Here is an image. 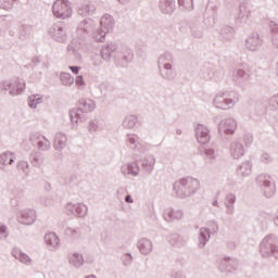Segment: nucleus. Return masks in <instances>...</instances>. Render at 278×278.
I'll list each match as a JSON object with an SVG mask.
<instances>
[{
    "instance_id": "1",
    "label": "nucleus",
    "mask_w": 278,
    "mask_h": 278,
    "mask_svg": "<svg viewBox=\"0 0 278 278\" xmlns=\"http://www.w3.org/2000/svg\"><path fill=\"white\" fill-rule=\"evenodd\" d=\"M262 257H276L278 260V237L277 235H267L260 244Z\"/></svg>"
},
{
    "instance_id": "2",
    "label": "nucleus",
    "mask_w": 278,
    "mask_h": 278,
    "mask_svg": "<svg viewBox=\"0 0 278 278\" xmlns=\"http://www.w3.org/2000/svg\"><path fill=\"white\" fill-rule=\"evenodd\" d=\"M256 185L261 188L265 199H273L277 192V185L273 177L268 174H260L256 176Z\"/></svg>"
},
{
    "instance_id": "3",
    "label": "nucleus",
    "mask_w": 278,
    "mask_h": 278,
    "mask_svg": "<svg viewBox=\"0 0 278 278\" xmlns=\"http://www.w3.org/2000/svg\"><path fill=\"white\" fill-rule=\"evenodd\" d=\"M52 11L56 18H68L71 16V8L68 7V2L64 0H56Z\"/></svg>"
},
{
    "instance_id": "4",
    "label": "nucleus",
    "mask_w": 278,
    "mask_h": 278,
    "mask_svg": "<svg viewBox=\"0 0 278 278\" xmlns=\"http://www.w3.org/2000/svg\"><path fill=\"white\" fill-rule=\"evenodd\" d=\"M264 40L260 38V34L252 33L248 38L245 39V47L249 49V51H257L260 47H262V43Z\"/></svg>"
},
{
    "instance_id": "5",
    "label": "nucleus",
    "mask_w": 278,
    "mask_h": 278,
    "mask_svg": "<svg viewBox=\"0 0 278 278\" xmlns=\"http://www.w3.org/2000/svg\"><path fill=\"white\" fill-rule=\"evenodd\" d=\"M197 136L198 140L201 144H205V142H208L210 140V135L207 131V128L200 126L197 128Z\"/></svg>"
},
{
    "instance_id": "6",
    "label": "nucleus",
    "mask_w": 278,
    "mask_h": 278,
    "mask_svg": "<svg viewBox=\"0 0 278 278\" xmlns=\"http://www.w3.org/2000/svg\"><path fill=\"white\" fill-rule=\"evenodd\" d=\"M45 240L47 244H50V247H58L60 244V239L53 232L46 235Z\"/></svg>"
},
{
    "instance_id": "7",
    "label": "nucleus",
    "mask_w": 278,
    "mask_h": 278,
    "mask_svg": "<svg viewBox=\"0 0 278 278\" xmlns=\"http://www.w3.org/2000/svg\"><path fill=\"white\" fill-rule=\"evenodd\" d=\"M271 33V42L276 49H278V24H274L270 26Z\"/></svg>"
},
{
    "instance_id": "8",
    "label": "nucleus",
    "mask_w": 278,
    "mask_h": 278,
    "mask_svg": "<svg viewBox=\"0 0 278 278\" xmlns=\"http://www.w3.org/2000/svg\"><path fill=\"white\" fill-rule=\"evenodd\" d=\"M222 129L225 134H233L236 131V122L230 121L228 124L222 125Z\"/></svg>"
},
{
    "instance_id": "9",
    "label": "nucleus",
    "mask_w": 278,
    "mask_h": 278,
    "mask_svg": "<svg viewBox=\"0 0 278 278\" xmlns=\"http://www.w3.org/2000/svg\"><path fill=\"white\" fill-rule=\"evenodd\" d=\"M61 79L65 86H73L75 78L70 73L61 74Z\"/></svg>"
},
{
    "instance_id": "10",
    "label": "nucleus",
    "mask_w": 278,
    "mask_h": 278,
    "mask_svg": "<svg viewBox=\"0 0 278 278\" xmlns=\"http://www.w3.org/2000/svg\"><path fill=\"white\" fill-rule=\"evenodd\" d=\"M244 144L245 147H251V144H253V135L248 132L244 135Z\"/></svg>"
},
{
    "instance_id": "11",
    "label": "nucleus",
    "mask_w": 278,
    "mask_h": 278,
    "mask_svg": "<svg viewBox=\"0 0 278 278\" xmlns=\"http://www.w3.org/2000/svg\"><path fill=\"white\" fill-rule=\"evenodd\" d=\"M40 96H31L30 97V102H29V108H36V105H38V103L40 102Z\"/></svg>"
},
{
    "instance_id": "12",
    "label": "nucleus",
    "mask_w": 278,
    "mask_h": 278,
    "mask_svg": "<svg viewBox=\"0 0 278 278\" xmlns=\"http://www.w3.org/2000/svg\"><path fill=\"white\" fill-rule=\"evenodd\" d=\"M245 169H244V175H251L252 168H253V163L251 161H245L244 163Z\"/></svg>"
},
{
    "instance_id": "13",
    "label": "nucleus",
    "mask_w": 278,
    "mask_h": 278,
    "mask_svg": "<svg viewBox=\"0 0 278 278\" xmlns=\"http://www.w3.org/2000/svg\"><path fill=\"white\" fill-rule=\"evenodd\" d=\"M18 260L20 262H22L23 264H29L31 262V258H29V256L27 254L21 253L18 255Z\"/></svg>"
},
{
    "instance_id": "14",
    "label": "nucleus",
    "mask_w": 278,
    "mask_h": 278,
    "mask_svg": "<svg viewBox=\"0 0 278 278\" xmlns=\"http://www.w3.org/2000/svg\"><path fill=\"white\" fill-rule=\"evenodd\" d=\"M269 105L274 109V110H278V94L274 96L270 100H269Z\"/></svg>"
},
{
    "instance_id": "15",
    "label": "nucleus",
    "mask_w": 278,
    "mask_h": 278,
    "mask_svg": "<svg viewBox=\"0 0 278 278\" xmlns=\"http://www.w3.org/2000/svg\"><path fill=\"white\" fill-rule=\"evenodd\" d=\"M261 162H263V164H270V162H273V159H270V154L264 153L261 156Z\"/></svg>"
},
{
    "instance_id": "16",
    "label": "nucleus",
    "mask_w": 278,
    "mask_h": 278,
    "mask_svg": "<svg viewBox=\"0 0 278 278\" xmlns=\"http://www.w3.org/2000/svg\"><path fill=\"white\" fill-rule=\"evenodd\" d=\"M84 77L83 76H77L76 77V86H85Z\"/></svg>"
},
{
    "instance_id": "17",
    "label": "nucleus",
    "mask_w": 278,
    "mask_h": 278,
    "mask_svg": "<svg viewBox=\"0 0 278 278\" xmlns=\"http://www.w3.org/2000/svg\"><path fill=\"white\" fill-rule=\"evenodd\" d=\"M0 233H1L2 238H5V236H8V227L0 226Z\"/></svg>"
},
{
    "instance_id": "18",
    "label": "nucleus",
    "mask_w": 278,
    "mask_h": 278,
    "mask_svg": "<svg viewBox=\"0 0 278 278\" xmlns=\"http://www.w3.org/2000/svg\"><path fill=\"white\" fill-rule=\"evenodd\" d=\"M80 67L79 66H70V71L74 73V75H77L79 73Z\"/></svg>"
},
{
    "instance_id": "19",
    "label": "nucleus",
    "mask_w": 278,
    "mask_h": 278,
    "mask_svg": "<svg viewBox=\"0 0 278 278\" xmlns=\"http://www.w3.org/2000/svg\"><path fill=\"white\" fill-rule=\"evenodd\" d=\"M249 13V14H245V16H247V18H251V14H253V12H251L250 10H249V3H247L245 2V13Z\"/></svg>"
},
{
    "instance_id": "20",
    "label": "nucleus",
    "mask_w": 278,
    "mask_h": 278,
    "mask_svg": "<svg viewBox=\"0 0 278 278\" xmlns=\"http://www.w3.org/2000/svg\"><path fill=\"white\" fill-rule=\"evenodd\" d=\"M245 70H247V71L244 72V75H248V77H251V70H249V68H247V67H245Z\"/></svg>"
},
{
    "instance_id": "21",
    "label": "nucleus",
    "mask_w": 278,
    "mask_h": 278,
    "mask_svg": "<svg viewBox=\"0 0 278 278\" xmlns=\"http://www.w3.org/2000/svg\"><path fill=\"white\" fill-rule=\"evenodd\" d=\"M132 201H131V197H129V195H127L126 197V203H131Z\"/></svg>"
},
{
    "instance_id": "22",
    "label": "nucleus",
    "mask_w": 278,
    "mask_h": 278,
    "mask_svg": "<svg viewBox=\"0 0 278 278\" xmlns=\"http://www.w3.org/2000/svg\"><path fill=\"white\" fill-rule=\"evenodd\" d=\"M265 112H266V106H263L260 114H265Z\"/></svg>"
},
{
    "instance_id": "23",
    "label": "nucleus",
    "mask_w": 278,
    "mask_h": 278,
    "mask_svg": "<svg viewBox=\"0 0 278 278\" xmlns=\"http://www.w3.org/2000/svg\"><path fill=\"white\" fill-rule=\"evenodd\" d=\"M140 251H141V252H143V253H147V251H146V250H143V248H142V247H140Z\"/></svg>"
},
{
    "instance_id": "24",
    "label": "nucleus",
    "mask_w": 278,
    "mask_h": 278,
    "mask_svg": "<svg viewBox=\"0 0 278 278\" xmlns=\"http://www.w3.org/2000/svg\"><path fill=\"white\" fill-rule=\"evenodd\" d=\"M147 245L149 247L148 248V251H151V245L149 243H147Z\"/></svg>"
},
{
    "instance_id": "25",
    "label": "nucleus",
    "mask_w": 278,
    "mask_h": 278,
    "mask_svg": "<svg viewBox=\"0 0 278 278\" xmlns=\"http://www.w3.org/2000/svg\"><path fill=\"white\" fill-rule=\"evenodd\" d=\"M73 114H75V112H72V113H71V118H72V121H73Z\"/></svg>"
}]
</instances>
